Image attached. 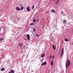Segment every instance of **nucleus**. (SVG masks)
I'll use <instances>...</instances> for the list:
<instances>
[{
	"label": "nucleus",
	"mask_w": 73,
	"mask_h": 73,
	"mask_svg": "<svg viewBox=\"0 0 73 73\" xmlns=\"http://www.w3.org/2000/svg\"><path fill=\"white\" fill-rule=\"evenodd\" d=\"M70 60H67L65 64L66 68H68V66L70 65Z\"/></svg>",
	"instance_id": "nucleus-1"
},
{
	"label": "nucleus",
	"mask_w": 73,
	"mask_h": 73,
	"mask_svg": "<svg viewBox=\"0 0 73 73\" xmlns=\"http://www.w3.org/2000/svg\"><path fill=\"white\" fill-rule=\"evenodd\" d=\"M63 54H64V48L62 50V52L61 53V57H62V56H63Z\"/></svg>",
	"instance_id": "nucleus-2"
},
{
	"label": "nucleus",
	"mask_w": 73,
	"mask_h": 73,
	"mask_svg": "<svg viewBox=\"0 0 73 73\" xmlns=\"http://www.w3.org/2000/svg\"><path fill=\"white\" fill-rule=\"evenodd\" d=\"M27 39H28V40H30V36H29V35L27 34Z\"/></svg>",
	"instance_id": "nucleus-3"
},
{
	"label": "nucleus",
	"mask_w": 73,
	"mask_h": 73,
	"mask_svg": "<svg viewBox=\"0 0 73 73\" xmlns=\"http://www.w3.org/2000/svg\"><path fill=\"white\" fill-rule=\"evenodd\" d=\"M17 19H14L13 20V22H14V23H15L16 24H17V23H18V21H16Z\"/></svg>",
	"instance_id": "nucleus-4"
},
{
	"label": "nucleus",
	"mask_w": 73,
	"mask_h": 73,
	"mask_svg": "<svg viewBox=\"0 0 73 73\" xmlns=\"http://www.w3.org/2000/svg\"><path fill=\"white\" fill-rule=\"evenodd\" d=\"M27 9L28 12H30L31 11V10L29 9V7L27 8Z\"/></svg>",
	"instance_id": "nucleus-5"
},
{
	"label": "nucleus",
	"mask_w": 73,
	"mask_h": 73,
	"mask_svg": "<svg viewBox=\"0 0 73 73\" xmlns=\"http://www.w3.org/2000/svg\"><path fill=\"white\" fill-rule=\"evenodd\" d=\"M46 62H45L44 63L41 64V65H46Z\"/></svg>",
	"instance_id": "nucleus-6"
},
{
	"label": "nucleus",
	"mask_w": 73,
	"mask_h": 73,
	"mask_svg": "<svg viewBox=\"0 0 73 73\" xmlns=\"http://www.w3.org/2000/svg\"><path fill=\"white\" fill-rule=\"evenodd\" d=\"M63 24H65V23H66V21L64 19V20L63 21Z\"/></svg>",
	"instance_id": "nucleus-7"
},
{
	"label": "nucleus",
	"mask_w": 73,
	"mask_h": 73,
	"mask_svg": "<svg viewBox=\"0 0 73 73\" xmlns=\"http://www.w3.org/2000/svg\"><path fill=\"white\" fill-rule=\"evenodd\" d=\"M51 11V12H52V13L54 12V13H55V12H56L54 10V9H52Z\"/></svg>",
	"instance_id": "nucleus-8"
},
{
	"label": "nucleus",
	"mask_w": 73,
	"mask_h": 73,
	"mask_svg": "<svg viewBox=\"0 0 73 73\" xmlns=\"http://www.w3.org/2000/svg\"><path fill=\"white\" fill-rule=\"evenodd\" d=\"M16 9L17 11H20V8H19V7H17L16 8Z\"/></svg>",
	"instance_id": "nucleus-9"
},
{
	"label": "nucleus",
	"mask_w": 73,
	"mask_h": 73,
	"mask_svg": "<svg viewBox=\"0 0 73 73\" xmlns=\"http://www.w3.org/2000/svg\"><path fill=\"white\" fill-rule=\"evenodd\" d=\"M52 47H53V48L54 49V50H56V47H55L54 45H53Z\"/></svg>",
	"instance_id": "nucleus-10"
},
{
	"label": "nucleus",
	"mask_w": 73,
	"mask_h": 73,
	"mask_svg": "<svg viewBox=\"0 0 73 73\" xmlns=\"http://www.w3.org/2000/svg\"><path fill=\"white\" fill-rule=\"evenodd\" d=\"M11 73H15V71H14L13 70H11Z\"/></svg>",
	"instance_id": "nucleus-11"
},
{
	"label": "nucleus",
	"mask_w": 73,
	"mask_h": 73,
	"mask_svg": "<svg viewBox=\"0 0 73 73\" xmlns=\"http://www.w3.org/2000/svg\"><path fill=\"white\" fill-rule=\"evenodd\" d=\"M24 9V7L23 6H21L20 9L23 10Z\"/></svg>",
	"instance_id": "nucleus-12"
},
{
	"label": "nucleus",
	"mask_w": 73,
	"mask_h": 73,
	"mask_svg": "<svg viewBox=\"0 0 73 73\" xmlns=\"http://www.w3.org/2000/svg\"><path fill=\"white\" fill-rule=\"evenodd\" d=\"M45 56V54H44L41 55V57H44Z\"/></svg>",
	"instance_id": "nucleus-13"
},
{
	"label": "nucleus",
	"mask_w": 73,
	"mask_h": 73,
	"mask_svg": "<svg viewBox=\"0 0 73 73\" xmlns=\"http://www.w3.org/2000/svg\"><path fill=\"white\" fill-rule=\"evenodd\" d=\"M51 65H53V61H52V62H51Z\"/></svg>",
	"instance_id": "nucleus-14"
},
{
	"label": "nucleus",
	"mask_w": 73,
	"mask_h": 73,
	"mask_svg": "<svg viewBox=\"0 0 73 73\" xmlns=\"http://www.w3.org/2000/svg\"><path fill=\"white\" fill-rule=\"evenodd\" d=\"M4 70H5V68H3L1 69V70L2 71H4Z\"/></svg>",
	"instance_id": "nucleus-15"
},
{
	"label": "nucleus",
	"mask_w": 73,
	"mask_h": 73,
	"mask_svg": "<svg viewBox=\"0 0 73 73\" xmlns=\"http://www.w3.org/2000/svg\"><path fill=\"white\" fill-rule=\"evenodd\" d=\"M64 40L65 41H68L69 40L66 38Z\"/></svg>",
	"instance_id": "nucleus-16"
},
{
	"label": "nucleus",
	"mask_w": 73,
	"mask_h": 73,
	"mask_svg": "<svg viewBox=\"0 0 73 73\" xmlns=\"http://www.w3.org/2000/svg\"><path fill=\"white\" fill-rule=\"evenodd\" d=\"M60 1V0H58L56 1V3L57 4H58V3Z\"/></svg>",
	"instance_id": "nucleus-17"
},
{
	"label": "nucleus",
	"mask_w": 73,
	"mask_h": 73,
	"mask_svg": "<svg viewBox=\"0 0 73 73\" xmlns=\"http://www.w3.org/2000/svg\"><path fill=\"white\" fill-rule=\"evenodd\" d=\"M30 25H34V23H30Z\"/></svg>",
	"instance_id": "nucleus-18"
},
{
	"label": "nucleus",
	"mask_w": 73,
	"mask_h": 73,
	"mask_svg": "<svg viewBox=\"0 0 73 73\" xmlns=\"http://www.w3.org/2000/svg\"><path fill=\"white\" fill-rule=\"evenodd\" d=\"M23 43H21L20 44V46H23Z\"/></svg>",
	"instance_id": "nucleus-19"
},
{
	"label": "nucleus",
	"mask_w": 73,
	"mask_h": 73,
	"mask_svg": "<svg viewBox=\"0 0 73 73\" xmlns=\"http://www.w3.org/2000/svg\"><path fill=\"white\" fill-rule=\"evenodd\" d=\"M33 31L34 32H35V28H33Z\"/></svg>",
	"instance_id": "nucleus-20"
},
{
	"label": "nucleus",
	"mask_w": 73,
	"mask_h": 73,
	"mask_svg": "<svg viewBox=\"0 0 73 73\" xmlns=\"http://www.w3.org/2000/svg\"><path fill=\"white\" fill-rule=\"evenodd\" d=\"M34 7H35V6H32V8L33 9H34Z\"/></svg>",
	"instance_id": "nucleus-21"
},
{
	"label": "nucleus",
	"mask_w": 73,
	"mask_h": 73,
	"mask_svg": "<svg viewBox=\"0 0 73 73\" xmlns=\"http://www.w3.org/2000/svg\"><path fill=\"white\" fill-rule=\"evenodd\" d=\"M17 20V21H19V18H17V19H16Z\"/></svg>",
	"instance_id": "nucleus-22"
},
{
	"label": "nucleus",
	"mask_w": 73,
	"mask_h": 73,
	"mask_svg": "<svg viewBox=\"0 0 73 73\" xmlns=\"http://www.w3.org/2000/svg\"><path fill=\"white\" fill-rule=\"evenodd\" d=\"M35 21H36V20L34 19L33 20V22H34V23H35Z\"/></svg>",
	"instance_id": "nucleus-23"
},
{
	"label": "nucleus",
	"mask_w": 73,
	"mask_h": 73,
	"mask_svg": "<svg viewBox=\"0 0 73 73\" xmlns=\"http://www.w3.org/2000/svg\"><path fill=\"white\" fill-rule=\"evenodd\" d=\"M3 40V38H0V41H2Z\"/></svg>",
	"instance_id": "nucleus-24"
},
{
	"label": "nucleus",
	"mask_w": 73,
	"mask_h": 73,
	"mask_svg": "<svg viewBox=\"0 0 73 73\" xmlns=\"http://www.w3.org/2000/svg\"><path fill=\"white\" fill-rule=\"evenodd\" d=\"M36 36H38V35L37 34H36Z\"/></svg>",
	"instance_id": "nucleus-25"
},
{
	"label": "nucleus",
	"mask_w": 73,
	"mask_h": 73,
	"mask_svg": "<svg viewBox=\"0 0 73 73\" xmlns=\"http://www.w3.org/2000/svg\"><path fill=\"white\" fill-rule=\"evenodd\" d=\"M38 20H39V19H38L36 21V22H37V21H38Z\"/></svg>",
	"instance_id": "nucleus-26"
},
{
	"label": "nucleus",
	"mask_w": 73,
	"mask_h": 73,
	"mask_svg": "<svg viewBox=\"0 0 73 73\" xmlns=\"http://www.w3.org/2000/svg\"><path fill=\"white\" fill-rule=\"evenodd\" d=\"M53 58H54V56H53Z\"/></svg>",
	"instance_id": "nucleus-27"
},
{
	"label": "nucleus",
	"mask_w": 73,
	"mask_h": 73,
	"mask_svg": "<svg viewBox=\"0 0 73 73\" xmlns=\"http://www.w3.org/2000/svg\"><path fill=\"white\" fill-rule=\"evenodd\" d=\"M61 13L62 14V13H63V12L62 11L61 12Z\"/></svg>",
	"instance_id": "nucleus-28"
},
{
	"label": "nucleus",
	"mask_w": 73,
	"mask_h": 73,
	"mask_svg": "<svg viewBox=\"0 0 73 73\" xmlns=\"http://www.w3.org/2000/svg\"><path fill=\"white\" fill-rule=\"evenodd\" d=\"M50 58H52V56H50Z\"/></svg>",
	"instance_id": "nucleus-29"
},
{
	"label": "nucleus",
	"mask_w": 73,
	"mask_h": 73,
	"mask_svg": "<svg viewBox=\"0 0 73 73\" xmlns=\"http://www.w3.org/2000/svg\"><path fill=\"white\" fill-rule=\"evenodd\" d=\"M72 45H73V41L72 42Z\"/></svg>",
	"instance_id": "nucleus-30"
},
{
	"label": "nucleus",
	"mask_w": 73,
	"mask_h": 73,
	"mask_svg": "<svg viewBox=\"0 0 73 73\" xmlns=\"http://www.w3.org/2000/svg\"><path fill=\"white\" fill-rule=\"evenodd\" d=\"M20 6H21V7H22V5H20Z\"/></svg>",
	"instance_id": "nucleus-31"
},
{
	"label": "nucleus",
	"mask_w": 73,
	"mask_h": 73,
	"mask_svg": "<svg viewBox=\"0 0 73 73\" xmlns=\"http://www.w3.org/2000/svg\"><path fill=\"white\" fill-rule=\"evenodd\" d=\"M0 11H1V9H0Z\"/></svg>",
	"instance_id": "nucleus-32"
},
{
	"label": "nucleus",
	"mask_w": 73,
	"mask_h": 73,
	"mask_svg": "<svg viewBox=\"0 0 73 73\" xmlns=\"http://www.w3.org/2000/svg\"><path fill=\"white\" fill-rule=\"evenodd\" d=\"M25 40H26V39H25Z\"/></svg>",
	"instance_id": "nucleus-33"
},
{
	"label": "nucleus",
	"mask_w": 73,
	"mask_h": 73,
	"mask_svg": "<svg viewBox=\"0 0 73 73\" xmlns=\"http://www.w3.org/2000/svg\"><path fill=\"white\" fill-rule=\"evenodd\" d=\"M10 20H11V19H10Z\"/></svg>",
	"instance_id": "nucleus-34"
}]
</instances>
